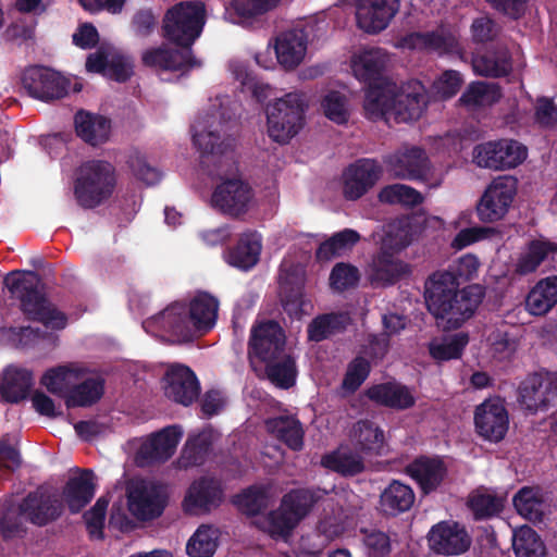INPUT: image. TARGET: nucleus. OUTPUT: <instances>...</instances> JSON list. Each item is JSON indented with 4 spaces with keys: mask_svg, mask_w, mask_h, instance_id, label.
<instances>
[{
    "mask_svg": "<svg viewBox=\"0 0 557 557\" xmlns=\"http://www.w3.org/2000/svg\"><path fill=\"white\" fill-rule=\"evenodd\" d=\"M428 104L424 85L416 79L398 87L395 83L385 82L371 86L366 90L363 109L371 120L394 115L397 123L417 121Z\"/></svg>",
    "mask_w": 557,
    "mask_h": 557,
    "instance_id": "nucleus-1",
    "label": "nucleus"
},
{
    "mask_svg": "<svg viewBox=\"0 0 557 557\" xmlns=\"http://www.w3.org/2000/svg\"><path fill=\"white\" fill-rule=\"evenodd\" d=\"M459 281H424L425 302L436 319H446L451 329L469 320L485 296V287L471 284L458 289Z\"/></svg>",
    "mask_w": 557,
    "mask_h": 557,
    "instance_id": "nucleus-2",
    "label": "nucleus"
},
{
    "mask_svg": "<svg viewBox=\"0 0 557 557\" xmlns=\"http://www.w3.org/2000/svg\"><path fill=\"white\" fill-rule=\"evenodd\" d=\"M116 187L115 168L104 160H88L76 170L74 197L83 209H95L108 201Z\"/></svg>",
    "mask_w": 557,
    "mask_h": 557,
    "instance_id": "nucleus-3",
    "label": "nucleus"
},
{
    "mask_svg": "<svg viewBox=\"0 0 557 557\" xmlns=\"http://www.w3.org/2000/svg\"><path fill=\"white\" fill-rule=\"evenodd\" d=\"M5 287L16 295L24 314L47 329L62 331L67 326V314L59 310L47 297L44 281H3Z\"/></svg>",
    "mask_w": 557,
    "mask_h": 557,
    "instance_id": "nucleus-4",
    "label": "nucleus"
},
{
    "mask_svg": "<svg viewBox=\"0 0 557 557\" xmlns=\"http://www.w3.org/2000/svg\"><path fill=\"white\" fill-rule=\"evenodd\" d=\"M206 24V7L201 1H181L169 8L162 20V36L184 49L201 35Z\"/></svg>",
    "mask_w": 557,
    "mask_h": 557,
    "instance_id": "nucleus-5",
    "label": "nucleus"
},
{
    "mask_svg": "<svg viewBox=\"0 0 557 557\" xmlns=\"http://www.w3.org/2000/svg\"><path fill=\"white\" fill-rule=\"evenodd\" d=\"M305 102L298 92H289L267 107L268 134L278 144H287L301 129Z\"/></svg>",
    "mask_w": 557,
    "mask_h": 557,
    "instance_id": "nucleus-6",
    "label": "nucleus"
},
{
    "mask_svg": "<svg viewBox=\"0 0 557 557\" xmlns=\"http://www.w3.org/2000/svg\"><path fill=\"white\" fill-rule=\"evenodd\" d=\"M411 239L408 231H389L383 238L380 251L370 264L371 275L368 278H400L411 273V267L396 255L409 246Z\"/></svg>",
    "mask_w": 557,
    "mask_h": 557,
    "instance_id": "nucleus-7",
    "label": "nucleus"
},
{
    "mask_svg": "<svg viewBox=\"0 0 557 557\" xmlns=\"http://www.w3.org/2000/svg\"><path fill=\"white\" fill-rule=\"evenodd\" d=\"M187 314L186 301L175 300L163 310L147 318L143 322V327L172 342L189 343L194 341V336Z\"/></svg>",
    "mask_w": 557,
    "mask_h": 557,
    "instance_id": "nucleus-8",
    "label": "nucleus"
},
{
    "mask_svg": "<svg viewBox=\"0 0 557 557\" xmlns=\"http://www.w3.org/2000/svg\"><path fill=\"white\" fill-rule=\"evenodd\" d=\"M26 94L44 102H52L67 96L71 82L60 72L44 65H30L21 76Z\"/></svg>",
    "mask_w": 557,
    "mask_h": 557,
    "instance_id": "nucleus-9",
    "label": "nucleus"
},
{
    "mask_svg": "<svg viewBox=\"0 0 557 557\" xmlns=\"http://www.w3.org/2000/svg\"><path fill=\"white\" fill-rule=\"evenodd\" d=\"M18 508L26 521L42 528L62 517L64 503L54 490L42 484L28 492L18 503Z\"/></svg>",
    "mask_w": 557,
    "mask_h": 557,
    "instance_id": "nucleus-10",
    "label": "nucleus"
},
{
    "mask_svg": "<svg viewBox=\"0 0 557 557\" xmlns=\"http://www.w3.org/2000/svg\"><path fill=\"white\" fill-rule=\"evenodd\" d=\"M527 154V148L517 140L500 139L475 146L473 161L480 168L505 170L522 163Z\"/></svg>",
    "mask_w": 557,
    "mask_h": 557,
    "instance_id": "nucleus-11",
    "label": "nucleus"
},
{
    "mask_svg": "<svg viewBox=\"0 0 557 557\" xmlns=\"http://www.w3.org/2000/svg\"><path fill=\"white\" fill-rule=\"evenodd\" d=\"M516 181L511 177L494 180L476 203L475 210L480 221L493 223L502 220L508 212L515 195Z\"/></svg>",
    "mask_w": 557,
    "mask_h": 557,
    "instance_id": "nucleus-12",
    "label": "nucleus"
},
{
    "mask_svg": "<svg viewBox=\"0 0 557 557\" xmlns=\"http://www.w3.org/2000/svg\"><path fill=\"white\" fill-rule=\"evenodd\" d=\"M286 336L283 327L274 320L253 325L248 342V354L265 363L285 352Z\"/></svg>",
    "mask_w": 557,
    "mask_h": 557,
    "instance_id": "nucleus-13",
    "label": "nucleus"
},
{
    "mask_svg": "<svg viewBox=\"0 0 557 557\" xmlns=\"http://www.w3.org/2000/svg\"><path fill=\"white\" fill-rule=\"evenodd\" d=\"M387 171L394 178L425 181L430 171V161L424 149L411 146L403 147L383 158Z\"/></svg>",
    "mask_w": 557,
    "mask_h": 557,
    "instance_id": "nucleus-14",
    "label": "nucleus"
},
{
    "mask_svg": "<svg viewBox=\"0 0 557 557\" xmlns=\"http://www.w3.org/2000/svg\"><path fill=\"white\" fill-rule=\"evenodd\" d=\"M253 198L250 185L239 178H227L212 193L211 205L224 215L238 218L249 210Z\"/></svg>",
    "mask_w": 557,
    "mask_h": 557,
    "instance_id": "nucleus-15",
    "label": "nucleus"
},
{
    "mask_svg": "<svg viewBox=\"0 0 557 557\" xmlns=\"http://www.w3.org/2000/svg\"><path fill=\"white\" fill-rule=\"evenodd\" d=\"M182 436L178 425L166 426L151 434L136 451L135 463L145 468L168 461L174 455Z\"/></svg>",
    "mask_w": 557,
    "mask_h": 557,
    "instance_id": "nucleus-16",
    "label": "nucleus"
},
{
    "mask_svg": "<svg viewBox=\"0 0 557 557\" xmlns=\"http://www.w3.org/2000/svg\"><path fill=\"white\" fill-rule=\"evenodd\" d=\"M519 398L531 413L547 410L557 399V375L546 372L528 376L519 387Z\"/></svg>",
    "mask_w": 557,
    "mask_h": 557,
    "instance_id": "nucleus-17",
    "label": "nucleus"
},
{
    "mask_svg": "<svg viewBox=\"0 0 557 557\" xmlns=\"http://www.w3.org/2000/svg\"><path fill=\"white\" fill-rule=\"evenodd\" d=\"M166 496L160 485L137 482L127 490L129 512L140 521H150L163 513Z\"/></svg>",
    "mask_w": 557,
    "mask_h": 557,
    "instance_id": "nucleus-18",
    "label": "nucleus"
},
{
    "mask_svg": "<svg viewBox=\"0 0 557 557\" xmlns=\"http://www.w3.org/2000/svg\"><path fill=\"white\" fill-rule=\"evenodd\" d=\"M474 425L483 438L498 443L507 434L509 416L504 400L499 397L485 399L475 408Z\"/></svg>",
    "mask_w": 557,
    "mask_h": 557,
    "instance_id": "nucleus-19",
    "label": "nucleus"
},
{
    "mask_svg": "<svg viewBox=\"0 0 557 557\" xmlns=\"http://www.w3.org/2000/svg\"><path fill=\"white\" fill-rule=\"evenodd\" d=\"M430 548L445 556H457L466 553L471 545V537L465 527L456 521H441L428 533Z\"/></svg>",
    "mask_w": 557,
    "mask_h": 557,
    "instance_id": "nucleus-20",
    "label": "nucleus"
},
{
    "mask_svg": "<svg viewBox=\"0 0 557 557\" xmlns=\"http://www.w3.org/2000/svg\"><path fill=\"white\" fill-rule=\"evenodd\" d=\"M382 166L374 159H359L344 172L343 195L347 200H358L380 180Z\"/></svg>",
    "mask_w": 557,
    "mask_h": 557,
    "instance_id": "nucleus-21",
    "label": "nucleus"
},
{
    "mask_svg": "<svg viewBox=\"0 0 557 557\" xmlns=\"http://www.w3.org/2000/svg\"><path fill=\"white\" fill-rule=\"evenodd\" d=\"M165 396L183 406L191 405L200 394V384L195 372L184 364H172L164 374Z\"/></svg>",
    "mask_w": 557,
    "mask_h": 557,
    "instance_id": "nucleus-22",
    "label": "nucleus"
},
{
    "mask_svg": "<svg viewBox=\"0 0 557 557\" xmlns=\"http://www.w3.org/2000/svg\"><path fill=\"white\" fill-rule=\"evenodd\" d=\"M399 7V0H359L357 25L366 33L377 34L388 26Z\"/></svg>",
    "mask_w": 557,
    "mask_h": 557,
    "instance_id": "nucleus-23",
    "label": "nucleus"
},
{
    "mask_svg": "<svg viewBox=\"0 0 557 557\" xmlns=\"http://www.w3.org/2000/svg\"><path fill=\"white\" fill-rule=\"evenodd\" d=\"M141 60L144 65L161 71L187 72L201 66V62L195 58L191 49H174L165 46L146 50Z\"/></svg>",
    "mask_w": 557,
    "mask_h": 557,
    "instance_id": "nucleus-24",
    "label": "nucleus"
},
{
    "mask_svg": "<svg viewBox=\"0 0 557 557\" xmlns=\"http://www.w3.org/2000/svg\"><path fill=\"white\" fill-rule=\"evenodd\" d=\"M194 339L209 333L216 324L220 302L208 292H197L186 301Z\"/></svg>",
    "mask_w": 557,
    "mask_h": 557,
    "instance_id": "nucleus-25",
    "label": "nucleus"
},
{
    "mask_svg": "<svg viewBox=\"0 0 557 557\" xmlns=\"http://www.w3.org/2000/svg\"><path fill=\"white\" fill-rule=\"evenodd\" d=\"M221 483L213 478L202 476L188 488L183 505L186 512H209L223 502Z\"/></svg>",
    "mask_w": 557,
    "mask_h": 557,
    "instance_id": "nucleus-26",
    "label": "nucleus"
},
{
    "mask_svg": "<svg viewBox=\"0 0 557 557\" xmlns=\"http://www.w3.org/2000/svg\"><path fill=\"white\" fill-rule=\"evenodd\" d=\"M366 397L373 404L403 411L416 405V397L409 387L397 381H387L369 386L364 391Z\"/></svg>",
    "mask_w": 557,
    "mask_h": 557,
    "instance_id": "nucleus-27",
    "label": "nucleus"
},
{
    "mask_svg": "<svg viewBox=\"0 0 557 557\" xmlns=\"http://www.w3.org/2000/svg\"><path fill=\"white\" fill-rule=\"evenodd\" d=\"M399 46L410 50H428L443 54L456 51L458 40L449 30L440 28L409 33L400 38Z\"/></svg>",
    "mask_w": 557,
    "mask_h": 557,
    "instance_id": "nucleus-28",
    "label": "nucleus"
},
{
    "mask_svg": "<svg viewBox=\"0 0 557 557\" xmlns=\"http://www.w3.org/2000/svg\"><path fill=\"white\" fill-rule=\"evenodd\" d=\"M308 36L302 28L282 32L275 38V54L277 62L285 70L296 69L307 52Z\"/></svg>",
    "mask_w": 557,
    "mask_h": 557,
    "instance_id": "nucleus-29",
    "label": "nucleus"
},
{
    "mask_svg": "<svg viewBox=\"0 0 557 557\" xmlns=\"http://www.w3.org/2000/svg\"><path fill=\"white\" fill-rule=\"evenodd\" d=\"M406 472L418 483L424 494H430L442 484L447 474V468L440 457L420 456L406 467Z\"/></svg>",
    "mask_w": 557,
    "mask_h": 557,
    "instance_id": "nucleus-30",
    "label": "nucleus"
},
{
    "mask_svg": "<svg viewBox=\"0 0 557 557\" xmlns=\"http://www.w3.org/2000/svg\"><path fill=\"white\" fill-rule=\"evenodd\" d=\"M351 443L356 450L367 456H383L387 451L384 431L373 421H357L351 429Z\"/></svg>",
    "mask_w": 557,
    "mask_h": 557,
    "instance_id": "nucleus-31",
    "label": "nucleus"
},
{
    "mask_svg": "<svg viewBox=\"0 0 557 557\" xmlns=\"http://www.w3.org/2000/svg\"><path fill=\"white\" fill-rule=\"evenodd\" d=\"M386 61V54L383 49L371 48L354 58L351 69L359 81L369 85V89L371 86H379L388 82L383 78Z\"/></svg>",
    "mask_w": 557,
    "mask_h": 557,
    "instance_id": "nucleus-32",
    "label": "nucleus"
},
{
    "mask_svg": "<svg viewBox=\"0 0 557 557\" xmlns=\"http://www.w3.org/2000/svg\"><path fill=\"white\" fill-rule=\"evenodd\" d=\"M96 486L94 472L90 469L82 470L77 476H72L65 483L62 496L71 513L81 512L94 498Z\"/></svg>",
    "mask_w": 557,
    "mask_h": 557,
    "instance_id": "nucleus-33",
    "label": "nucleus"
},
{
    "mask_svg": "<svg viewBox=\"0 0 557 557\" xmlns=\"http://www.w3.org/2000/svg\"><path fill=\"white\" fill-rule=\"evenodd\" d=\"M34 385L33 372L14 366H9L3 371L0 384V397L3 403L18 404L26 399Z\"/></svg>",
    "mask_w": 557,
    "mask_h": 557,
    "instance_id": "nucleus-34",
    "label": "nucleus"
},
{
    "mask_svg": "<svg viewBox=\"0 0 557 557\" xmlns=\"http://www.w3.org/2000/svg\"><path fill=\"white\" fill-rule=\"evenodd\" d=\"M261 249L262 236L257 231H246L228 250L227 262L234 268L249 270L259 262Z\"/></svg>",
    "mask_w": 557,
    "mask_h": 557,
    "instance_id": "nucleus-35",
    "label": "nucleus"
},
{
    "mask_svg": "<svg viewBox=\"0 0 557 557\" xmlns=\"http://www.w3.org/2000/svg\"><path fill=\"white\" fill-rule=\"evenodd\" d=\"M305 281H280L278 294L284 311L294 319L310 314L313 305L305 292Z\"/></svg>",
    "mask_w": 557,
    "mask_h": 557,
    "instance_id": "nucleus-36",
    "label": "nucleus"
},
{
    "mask_svg": "<svg viewBox=\"0 0 557 557\" xmlns=\"http://www.w3.org/2000/svg\"><path fill=\"white\" fill-rule=\"evenodd\" d=\"M74 124L77 136L91 146L101 145L109 138L111 124L104 116L81 110L74 116Z\"/></svg>",
    "mask_w": 557,
    "mask_h": 557,
    "instance_id": "nucleus-37",
    "label": "nucleus"
},
{
    "mask_svg": "<svg viewBox=\"0 0 557 557\" xmlns=\"http://www.w3.org/2000/svg\"><path fill=\"white\" fill-rule=\"evenodd\" d=\"M414 499V493L409 485L394 480L381 493L380 506L385 515L395 517L408 511Z\"/></svg>",
    "mask_w": 557,
    "mask_h": 557,
    "instance_id": "nucleus-38",
    "label": "nucleus"
},
{
    "mask_svg": "<svg viewBox=\"0 0 557 557\" xmlns=\"http://www.w3.org/2000/svg\"><path fill=\"white\" fill-rule=\"evenodd\" d=\"M267 429L289 449L299 451L304 447L305 431L295 417L280 416L267 420Z\"/></svg>",
    "mask_w": 557,
    "mask_h": 557,
    "instance_id": "nucleus-39",
    "label": "nucleus"
},
{
    "mask_svg": "<svg viewBox=\"0 0 557 557\" xmlns=\"http://www.w3.org/2000/svg\"><path fill=\"white\" fill-rule=\"evenodd\" d=\"M104 393V380L91 376L74 384L67 392L65 405L67 408L90 407L98 403Z\"/></svg>",
    "mask_w": 557,
    "mask_h": 557,
    "instance_id": "nucleus-40",
    "label": "nucleus"
},
{
    "mask_svg": "<svg viewBox=\"0 0 557 557\" xmlns=\"http://www.w3.org/2000/svg\"><path fill=\"white\" fill-rule=\"evenodd\" d=\"M29 262L33 270H12L7 273L0 270V278H22L26 275L30 278H74L76 274L72 267L65 264L55 267L41 257L33 258Z\"/></svg>",
    "mask_w": 557,
    "mask_h": 557,
    "instance_id": "nucleus-41",
    "label": "nucleus"
},
{
    "mask_svg": "<svg viewBox=\"0 0 557 557\" xmlns=\"http://www.w3.org/2000/svg\"><path fill=\"white\" fill-rule=\"evenodd\" d=\"M360 240V234L352 228H344L334 233L330 238L321 243L315 251V258L320 262L331 261L350 251Z\"/></svg>",
    "mask_w": 557,
    "mask_h": 557,
    "instance_id": "nucleus-42",
    "label": "nucleus"
},
{
    "mask_svg": "<svg viewBox=\"0 0 557 557\" xmlns=\"http://www.w3.org/2000/svg\"><path fill=\"white\" fill-rule=\"evenodd\" d=\"M323 467L342 476H355L366 469L362 456L358 450L337 449L322 457Z\"/></svg>",
    "mask_w": 557,
    "mask_h": 557,
    "instance_id": "nucleus-43",
    "label": "nucleus"
},
{
    "mask_svg": "<svg viewBox=\"0 0 557 557\" xmlns=\"http://www.w3.org/2000/svg\"><path fill=\"white\" fill-rule=\"evenodd\" d=\"M324 494L321 488H294L283 496L282 507L300 521L309 515Z\"/></svg>",
    "mask_w": 557,
    "mask_h": 557,
    "instance_id": "nucleus-44",
    "label": "nucleus"
},
{
    "mask_svg": "<svg viewBox=\"0 0 557 557\" xmlns=\"http://www.w3.org/2000/svg\"><path fill=\"white\" fill-rule=\"evenodd\" d=\"M347 320V315L342 312L320 314L308 325V339L319 343L334 334L342 333L346 330Z\"/></svg>",
    "mask_w": 557,
    "mask_h": 557,
    "instance_id": "nucleus-45",
    "label": "nucleus"
},
{
    "mask_svg": "<svg viewBox=\"0 0 557 557\" xmlns=\"http://www.w3.org/2000/svg\"><path fill=\"white\" fill-rule=\"evenodd\" d=\"M557 304V281H537L529 292L525 306L533 315H543Z\"/></svg>",
    "mask_w": 557,
    "mask_h": 557,
    "instance_id": "nucleus-46",
    "label": "nucleus"
},
{
    "mask_svg": "<svg viewBox=\"0 0 557 557\" xmlns=\"http://www.w3.org/2000/svg\"><path fill=\"white\" fill-rule=\"evenodd\" d=\"M557 251V245L548 240L533 239L516 264V272L528 275L536 271L549 253Z\"/></svg>",
    "mask_w": 557,
    "mask_h": 557,
    "instance_id": "nucleus-47",
    "label": "nucleus"
},
{
    "mask_svg": "<svg viewBox=\"0 0 557 557\" xmlns=\"http://www.w3.org/2000/svg\"><path fill=\"white\" fill-rule=\"evenodd\" d=\"M502 88L496 83L472 82L459 98L466 107H484L498 102L502 98Z\"/></svg>",
    "mask_w": 557,
    "mask_h": 557,
    "instance_id": "nucleus-48",
    "label": "nucleus"
},
{
    "mask_svg": "<svg viewBox=\"0 0 557 557\" xmlns=\"http://www.w3.org/2000/svg\"><path fill=\"white\" fill-rule=\"evenodd\" d=\"M512 549L516 557H547V549L542 537L528 525L513 531Z\"/></svg>",
    "mask_w": 557,
    "mask_h": 557,
    "instance_id": "nucleus-49",
    "label": "nucleus"
},
{
    "mask_svg": "<svg viewBox=\"0 0 557 557\" xmlns=\"http://www.w3.org/2000/svg\"><path fill=\"white\" fill-rule=\"evenodd\" d=\"M264 364L267 377L276 387L288 389L296 384L297 367L292 355L284 354L280 358Z\"/></svg>",
    "mask_w": 557,
    "mask_h": 557,
    "instance_id": "nucleus-50",
    "label": "nucleus"
},
{
    "mask_svg": "<svg viewBox=\"0 0 557 557\" xmlns=\"http://www.w3.org/2000/svg\"><path fill=\"white\" fill-rule=\"evenodd\" d=\"M85 371L83 369L59 366L47 370L40 383L53 395L66 397V389L73 383L83 379Z\"/></svg>",
    "mask_w": 557,
    "mask_h": 557,
    "instance_id": "nucleus-51",
    "label": "nucleus"
},
{
    "mask_svg": "<svg viewBox=\"0 0 557 557\" xmlns=\"http://www.w3.org/2000/svg\"><path fill=\"white\" fill-rule=\"evenodd\" d=\"M512 502L517 512L527 520L532 522L543 520L544 500L539 490L524 486L513 496Z\"/></svg>",
    "mask_w": 557,
    "mask_h": 557,
    "instance_id": "nucleus-52",
    "label": "nucleus"
},
{
    "mask_svg": "<svg viewBox=\"0 0 557 557\" xmlns=\"http://www.w3.org/2000/svg\"><path fill=\"white\" fill-rule=\"evenodd\" d=\"M474 72L484 77H504L511 72V62L506 53L486 52L472 59Z\"/></svg>",
    "mask_w": 557,
    "mask_h": 557,
    "instance_id": "nucleus-53",
    "label": "nucleus"
},
{
    "mask_svg": "<svg viewBox=\"0 0 557 557\" xmlns=\"http://www.w3.org/2000/svg\"><path fill=\"white\" fill-rule=\"evenodd\" d=\"M212 450V435L209 432H200L190 436L183 449L181 461L184 467L201 466L206 462Z\"/></svg>",
    "mask_w": 557,
    "mask_h": 557,
    "instance_id": "nucleus-54",
    "label": "nucleus"
},
{
    "mask_svg": "<svg viewBox=\"0 0 557 557\" xmlns=\"http://www.w3.org/2000/svg\"><path fill=\"white\" fill-rule=\"evenodd\" d=\"M468 507L475 520H484L499 515L504 509V498L487 491H475L468 499Z\"/></svg>",
    "mask_w": 557,
    "mask_h": 557,
    "instance_id": "nucleus-55",
    "label": "nucleus"
},
{
    "mask_svg": "<svg viewBox=\"0 0 557 557\" xmlns=\"http://www.w3.org/2000/svg\"><path fill=\"white\" fill-rule=\"evenodd\" d=\"M219 531L210 525H200L188 540L189 557H212L218 548Z\"/></svg>",
    "mask_w": 557,
    "mask_h": 557,
    "instance_id": "nucleus-56",
    "label": "nucleus"
},
{
    "mask_svg": "<svg viewBox=\"0 0 557 557\" xmlns=\"http://www.w3.org/2000/svg\"><path fill=\"white\" fill-rule=\"evenodd\" d=\"M377 197L383 203L403 205L411 208L423 202V197L420 191L411 186L399 183L384 186Z\"/></svg>",
    "mask_w": 557,
    "mask_h": 557,
    "instance_id": "nucleus-57",
    "label": "nucleus"
},
{
    "mask_svg": "<svg viewBox=\"0 0 557 557\" xmlns=\"http://www.w3.org/2000/svg\"><path fill=\"white\" fill-rule=\"evenodd\" d=\"M468 343V334L460 332L454 334L450 338L443 343L431 344L429 347L430 355L437 361L459 359L462 356V352Z\"/></svg>",
    "mask_w": 557,
    "mask_h": 557,
    "instance_id": "nucleus-58",
    "label": "nucleus"
},
{
    "mask_svg": "<svg viewBox=\"0 0 557 557\" xmlns=\"http://www.w3.org/2000/svg\"><path fill=\"white\" fill-rule=\"evenodd\" d=\"M234 504L247 516H257L268 506L265 492L257 486H250L234 498Z\"/></svg>",
    "mask_w": 557,
    "mask_h": 557,
    "instance_id": "nucleus-59",
    "label": "nucleus"
},
{
    "mask_svg": "<svg viewBox=\"0 0 557 557\" xmlns=\"http://www.w3.org/2000/svg\"><path fill=\"white\" fill-rule=\"evenodd\" d=\"M193 143L203 157L209 154L222 157L232 149L231 140H221L220 134L211 131L195 132L193 134Z\"/></svg>",
    "mask_w": 557,
    "mask_h": 557,
    "instance_id": "nucleus-60",
    "label": "nucleus"
},
{
    "mask_svg": "<svg viewBox=\"0 0 557 557\" xmlns=\"http://www.w3.org/2000/svg\"><path fill=\"white\" fill-rule=\"evenodd\" d=\"M502 237V232L492 226H472L467 227L457 233L451 242V247L456 250H461L474 243L483 239Z\"/></svg>",
    "mask_w": 557,
    "mask_h": 557,
    "instance_id": "nucleus-61",
    "label": "nucleus"
},
{
    "mask_svg": "<svg viewBox=\"0 0 557 557\" xmlns=\"http://www.w3.org/2000/svg\"><path fill=\"white\" fill-rule=\"evenodd\" d=\"M362 543L369 557H387L392 552L387 533L376 529H362Z\"/></svg>",
    "mask_w": 557,
    "mask_h": 557,
    "instance_id": "nucleus-62",
    "label": "nucleus"
},
{
    "mask_svg": "<svg viewBox=\"0 0 557 557\" xmlns=\"http://www.w3.org/2000/svg\"><path fill=\"white\" fill-rule=\"evenodd\" d=\"M109 506V500L99 497L95 505L84 513L87 531L92 539L102 540L104 537V520Z\"/></svg>",
    "mask_w": 557,
    "mask_h": 557,
    "instance_id": "nucleus-63",
    "label": "nucleus"
},
{
    "mask_svg": "<svg viewBox=\"0 0 557 557\" xmlns=\"http://www.w3.org/2000/svg\"><path fill=\"white\" fill-rule=\"evenodd\" d=\"M371 371L370 362L362 358H355L347 368L344 375L342 387L350 393L356 392L367 380Z\"/></svg>",
    "mask_w": 557,
    "mask_h": 557,
    "instance_id": "nucleus-64",
    "label": "nucleus"
}]
</instances>
